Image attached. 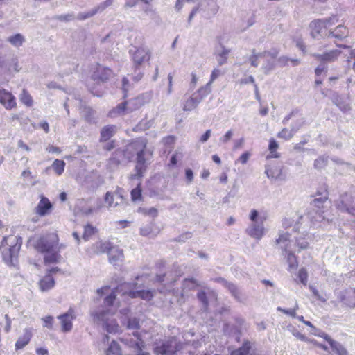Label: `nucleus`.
I'll return each instance as SVG.
<instances>
[{"mask_svg": "<svg viewBox=\"0 0 355 355\" xmlns=\"http://www.w3.org/2000/svg\"><path fill=\"white\" fill-rule=\"evenodd\" d=\"M340 54L341 51L340 50L334 49L324 52L322 54L315 53L313 55L318 61L324 62H335L338 58Z\"/></svg>", "mask_w": 355, "mask_h": 355, "instance_id": "21", "label": "nucleus"}, {"mask_svg": "<svg viewBox=\"0 0 355 355\" xmlns=\"http://www.w3.org/2000/svg\"><path fill=\"white\" fill-rule=\"evenodd\" d=\"M327 164V159L323 157H320L315 160L314 166L315 168H322Z\"/></svg>", "mask_w": 355, "mask_h": 355, "instance_id": "56", "label": "nucleus"}, {"mask_svg": "<svg viewBox=\"0 0 355 355\" xmlns=\"http://www.w3.org/2000/svg\"><path fill=\"white\" fill-rule=\"evenodd\" d=\"M144 213L148 216L152 217H156L157 216V210L154 207H150L149 209H144Z\"/></svg>", "mask_w": 355, "mask_h": 355, "instance_id": "63", "label": "nucleus"}, {"mask_svg": "<svg viewBox=\"0 0 355 355\" xmlns=\"http://www.w3.org/2000/svg\"><path fill=\"white\" fill-rule=\"evenodd\" d=\"M221 75V71L218 69H214L211 74L210 80L207 84H209V88L211 89L212 83Z\"/></svg>", "mask_w": 355, "mask_h": 355, "instance_id": "51", "label": "nucleus"}, {"mask_svg": "<svg viewBox=\"0 0 355 355\" xmlns=\"http://www.w3.org/2000/svg\"><path fill=\"white\" fill-rule=\"evenodd\" d=\"M112 75V71L107 67L98 65L93 72L92 78L94 80L104 82Z\"/></svg>", "mask_w": 355, "mask_h": 355, "instance_id": "24", "label": "nucleus"}, {"mask_svg": "<svg viewBox=\"0 0 355 355\" xmlns=\"http://www.w3.org/2000/svg\"><path fill=\"white\" fill-rule=\"evenodd\" d=\"M297 308H298V306H297V305H296L295 307L293 309H285L282 307H278L277 310L279 311H281V312L285 313V314L289 315L293 318H295V317H297L296 310L297 309Z\"/></svg>", "mask_w": 355, "mask_h": 355, "instance_id": "54", "label": "nucleus"}, {"mask_svg": "<svg viewBox=\"0 0 355 355\" xmlns=\"http://www.w3.org/2000/svg\"><path fill=\"white\" fill-rule=\"evenodd\" d=\"M182 157L183 153L181 151L176 150L171 157L170 165L175 166L178 162V159H181Z\"/></svg>", "mask_w": 355, "mask_h": 355, "instance_id": "48", "label": "nucleus"}, {"mask_svg": "<svg viewBox=\"0 0 355 355\" xmlns=\"http://www.w3.org/2000/svg\"><path fill=\"white\" fill-rule=\"evenodd\" d=\"M354 200L351 195L345 193L340 196L336 207L341 211H346L352 216H355V207L353 206Z\"/></svg>", "mask_w": 355, "mask_h": 355, "instance_id": "16", "label": "nucleus"}, {"mask_svg": "<svg viewBox=\"0 0 355 355\" xmlns=\"http://www.w3.org/2000/svg\"><path fill=\"white\" fill-rule=\"evenodd\" d=\"M133 62L136 67L141 65L144 62H147L150 59L149 52L144 49L139 48L136 49L132 54Z\"/></svg>", "mask_w": 355, "mask_h": 355, "instance_id": "20", "label": "nucleus"}, {"mask_svg": "<svg viewBox=\"0 0 355 355\" xmlns=\"http://www.w3.org/2000/svg\"><path fill=\"white\" fill-rule=\"evenodd\" d=\"M336 105L339 107V109L343 112H348L351 110V107L349 103L343 101H338L336 102Z\"/></svg>", "mask_w": 355, "mask_h": 355, "instance_id": "50", "label": "nucleus"}, {"mask_svg": "<svg viewBox=\"0 0 355 355\" xmlns=\"http://www.w3.org/2000/svg\"><path fill=\"white\" fill-rule=\"evenodd\" d=\"M44 322V327H47L49 329H53V318L51 315H48L42 318Z\"/></svg>", "mask_w": 355, "mask_h": 355, "instance_id": "53", "label": "nucleus"}, {"mask_svg": "<svg viewBox=\"0 0 355 355\" xmlns=\"http://www.w3.org/2000/svg\"><path fill=\"white\" fill-rule=\"evenodd\" d=\"M121 340L130 348L133 349L137 355H150L148 352H142L144 342L142 336L137 331L133 332L132 336H125Z\"/></svg>", "mask_w": 355, "mask_h": 355, "instance_id": "9", "label": "nucleus"}, {"mask_svg": "<svg viewBox=\"0 0 355 355\" xmlns=\"http://www.w3.org/2000/svg\"><path fill=\"white\" fill-rule=\"evenodd\" d=\"M338 300L349 307H355V288H349L338 294Z\"/></svg>", "mask_w": 355, "mask_h": 355, "instance_id": "17", "label": "nucleus"}, {"mask_svg": "<svg viewBox=\"0 0 355 355\" xmlns=\"http://www.w3.org/2000/svg\"><path fill=\"white\" fill-rule=\"evenodd\" d=\"M278 147H279V145H278L277 142L274 139H270L269 141V146H268L269 150L274 152L277 150Z\"/></svg>", "mask_w": 355, "mask_h": 355, "instance_id": "64", "label": "nucleus"}, {"mask_svg": "<svg viewBox=\"0 0 355 355\" xmlns=\"http://www.w3.org/2000/svg\"><path fill=\"white\" fill-rule=\"evenodd\" d=\"M105 202L107 203V207H117L125 205V201L122 196L118 193L112 194L110 192L106 193Z\"/></svg>", "mask_w": 355, "mask_h": 355, "instance_id": "22", "label": "nucleus"}, {"mask_svg": "<svg viewBox=\"0 0 355 355\" xmlns=\"http://www.w3.org/2000/svg\"><path fill=\"white\" fill-rule=\"evenodd\" d=\"M20 100L24 104L28 106H31L33 103L31 95L25 89H23Z\"/></svg>", "mask_w": 355, "mask_h": 355, "instance_id": "45", "label": "nucleus"}, {"mask_svg": "<svg viewBox=\"0 0 355 355\" xmlns=\"http://www.w3.org/2000/svg\"><path fill=\"white\" fill-rule=\"evenodd\" d=\"M295 238V243H294L293 242V245H296L299 248V251H300L301 250H305L308 248L309 243L305 239L301 237Z\"/></svg>", "mask_w": 355, "mask_h": 355, "instance_id": "44", "label": "nucleus"}, {"mask_svg": "<svg viewBox=\"0 0 355 355\" xmlns=\"http://www.w3.org/2000/svg\"><path fill=\"white\" fill-rule=\"evenodd\" d=\"M288 232H280L276 243L282 250V255L286 259L289 270H295L298 266L297 260L293 252V240Z\"/></svg>", "mask_w": 355, "mask_h": 355, "instance_id": "5", "label": "nucleus"}, {"mask_svg": "<svg viewBox=\"0 0 355 355\" xmlns=\"http://www.w3.org/2000/svg\"><path fill=\"white\" fill-rule=\"evenodd\" d=\"M105 355H121V349L119 345L115 341L112 340L109 347L105 351Z\"/></svg>", "mask_w": 355, "mask_h": 355, "instance_id": "35", "label": "nucleus"}, {"mask_svg": "<svg viewBox=\"0 0 355 355\" xmlns=\"http://www.w3.org/2000/svg\"><path fill=\"white\" fill-rule=\"evenodd\" d=\"M200 10L207 12L205 17H211L214 15L218 12V6L216 5V0H200L198 6L194 8L191 12L188 21L190 23L197 12Z\"/></svg>", "mask_w": 355, "mask_h": 355, "instance_id": "12", "label": "nucleus"}, {"mask_svg": "<svg viewBox=\"0 0 355 355\" xmlns=\"http://www.w3.org/2000/svg\"><path fill=\"white\" fill-rule=\"evenodd\" d=\"M22 239L16 236H5L0 245V251L3 259L8 265H14L17 259L19 251L21 248Z\"/></svg>", "mask_w": 355, "mask_h": 355, "instance_id": "3", "label": "nucleus"}, {"mask_svg": "<svg viewBox=\"0 0 355 355\" xmlns=\"http://www.w3.org/2000/svg\"><path fill=\"white\" fill-rule=\"evenodd\" d=\"M7 41L14 47L19 48L25 42V37L20 33H17L7 38Z\"/></svg>", "mask_w": 355, "mask_h": 355, "instance_id": "32", "label": "nucleus"}, {"mask_svg": "<svg viewBox=\"0 0 355 355\" xmlns=\"http://www.w3.org/2000/svg\"><path fill=\"white\" fill-rule=\"evenodd\" d=\"M96 232V228L91 225H87L84 227V232L83 234V239L85 241H88L92 235Z\"/></svg>", "mask_w": 355, "mask_h": 355, "instance_id": "43", "label": "nucleus"}, {"mask_svg": "<svg viewBox=\"0 0 355 355\" xmlns=\"http://www.w3.org/2000/svg\"><path fill=\"white\" fill-rule=\"evenodd\" d=\"M51 207L52 205L50 200L44 196H41L39 203L35 208V211L40 216H44L49 214Z\"/></svg>", "mask_w": 355, "mask_h": 355, "instance_id": "25", "label": "nucleus"}, {"mask_svg": "<svg viewBox=\"0 0 355 355\" xmlns=\"http://www.w3.org/2000/svg\"><path fill=\"white\" fill-rule=\"evenodd\" d=\"M250 155H251L249 152H245L239 157L237 162H239L243 164H245L248 162Z\"/></svg>", "mask_w": 355, "mask_h": 355, "instance_id": "61", "label": "nucleus"}, {"mask_svg": "<svg viewBox=\"0 0 355 355\" xmlns=\"http://www.w3.org/2000/svg\"><path fill=\"white\" fill-rule=\"evenodd\" d=\"M198 298L203 304L205 308H207L209 304L207 293L204 291L199 292L198 293Z\"/></svg>", "mask_w": 355, "mask_h": 355, "instance_id": "57", "label": "nucleus"}, {"mask_svg": "<svg viewBox=\"0 0 355 355\" xmlns=\"http://www.w3.org/2000/svg\"><path fill=\"white\" fill-rule=\"evenodd\" d=\"M111 243L108 241H98L94 243L88 250L87 253L90 255L99 254L105 252H108Z\"/></svg>", "mask_w": 355, "mask_h": 355, "instance_id": "18", "label": "nucleus"}, {"mask_svg": "<svg viewBox=\"0 0 355 355\" xmlns=\"http://www.w3.org/2000/svg\"><path fill=\"white\" fill-rule=\"evenodd\" d=\"M8 70L10 71H15V72H17V71H19V66H18V62H17V59H12L10 61L9 67H8Z\"/></svg>", "mask_w": 355, "mask_h": 355, "instance_id": "60", "label": "nucleus"}, {"mask_svg": "<svg viewBox=\"0 0 355 355\" xmlns=\"http://www.w3.org/2000/svg\"><path fill=\"white\" fill-rule=\"evenodd\" d=\"M265 173L267 175L268 178L271 180H282V169L279 166H268L266 168Z\"/></svg>", "mask_w": 355, "mask_h": 355, "instance_id": "27", "label": "nucleus"}, {"mask_svg": "<svg viewBox=\"0 0 355 355\" xmlns=\"http://www.w3.org/2000/svg\"><path fill=\"white\" fill-rule=\"evenodd\" d=\"M135 283L134 286L130 283H123L115 290L110 291L108 286L101 287L97 290V294L100 297L105 295L103 300L102 309L94 310L91 312L94 322L101 323L105 330L109 333H116L119 330V326L115 319H111L119 311L123 316L128 315L130 309L127 306L122 307L121 302L117 298L118 295L121 293L122 295H128L131 298L140 297L145 300H150L153 295V291L149 290H140Z\"/></svg>", "mask_w": 355, "mask_h": 355, "instance_id": "1", "label": "nucleus"}, {"mask_svg": "<svg viewBox=\"0 0 355 355\" xmlns=\"http://www.w3.org/2000/svg\"><path fill=\"white\" fill-rule=\"evenodd\" d=\"M33 245L37 251L42 253H50L60 249V246L58 244V236L53 232L37 239L34 241Z\"/></svg>", "mask_w": 355, "mask_h": 355, "instance_id": "7", "label": "nucleus"}, {"mask_svg": "<svg viewBox=\"0 0 355 355\" xmlns=\"http://www.w3.org/2000/svg\"><path fill=\"white\" fill-rule=\"evenodd\" d=\"M298 278L300 279V282L306 286L308 282V273L306 269L301 268L298 272Z\"/></svg>", "mask_w": 355, "mask_h": 355, "instance_id": "46", "label": "nucleus"}, {"mask_svg": "<svg viewBox=\"0 0 355 355\" xmlns=\"http://www.w3.org/2000/svg\"><path fill=\"white\" fill-rule=\"evenodd\" d=\"M146 141L145 139L139 138L135 139L126 146L125 149L127 154L131 155V159L137 155V165L135 166L136 174L132 175V178H139L142 177L143 173L146 171V162L147 155L146 150Z\"/></svg>", "mask_w": 355, "mask_h": 355, "instance_id": "2", "label": "nucleus"}, {"mask_svg": "<svg viewBox=\"0 0 355 355\" xmlns=\"http://www.w3.org/2000/svg\"><path fill=\"white\" fill-rule=\"evenodd\" d=\"M312 334L315 336L323 338L324 340H326L329 343V345L331 344V341H334V340L331 339L327 334H325L324 332L320 331L315 328H314V331H313Z\"/></svg>", "mask_w": 355, "mask_h": 355, "instance_id": "55", "label": "nucleus"}, {"mask_svg": "<svg viewBox=\"0 0 355 355\" xmlns=\"http://www.w3.org/2000/svg\"><path fill=\"white\" fill-rule=\"evenodd\" d=\"M230 53V50L225 46H221V49L217 51L216 59L219 66H222L227 62Z\"/></svg>", "mask_w": 355, "mask_h": 355, "instance_id": "31", "label": "nucleus"}, {"mask_svg": "<svg viewBox=\"0 0 355 355\" xmlns=\"http://www.w3.org/2000/svg\"><path fill=\"white\" fill-rule=\"evenodd\" d=\"M250 219L252 223L246 228V234L257 240L261 239L266 232L263 225L266 220V216L259 214L256 209H252L250 211Z\"/></svg>", "mask_w": 355, "mask_h": 355, "instance_id": "6", "label": "nucleus"}, {"mask_svg": "<svg viewBox=\"0 0 355 355\" xmlns=\"http://www.w3.org/2000/svg\"><path fill=\"white\" fill-rule=\"evenodd\" d=\"M65 162L63 160L55 159L51 167L57 175H60L64 170Z\"/></svg>", "mask_w": 355, "mask_h": 355, "instance_id": "38", "label": "nucleus"}, {"mask_svg": "<svg viewBox=\"0 0 355 355\" xmlns=\"http://www.w3.org/2000/svg\"><path fill=\"white\" fill-rule=\"evenodd\" d=\"M244 138H240L234 141L233 150L241 148L244 144Z\"/></svg>", "mask_w": 355, "mask_h": 355, "instance_id": "62", "label": "nucleus"}, {"mask_svg": "<svg viewBox=\"0 0 355 355\" xmlns=\"http://www.w3.org/2000/svg\"><path fill=\"white\" fill-rule=\"evenodd\" d=\"M55 280L51 275H46L40 282V288L42 291H47L54 287Z\"/></svg>", "mask_w": 355, "mask_h": 355, "instance_id": "29", "label": "nucleus"}, {"mask_svg": "<svg viewBox=\"0 0 355 355\" xmlns=\"http://www.w3.org/2000/svg\"><path fill=\"white\" fill-rule=\"evenodd\" d=\"M76 318L75 311L73 308H69L67 312L58 316V319L60 322L62 331L64 333L71 331L73 329V321Z\"/></svg>", "mask_w": 355, "mask_h": 355, "instance_id": "14", "label": "nucleus"}, {"mask_svg": "<svg viewBox=\"0 0 355 355\" xmlns=\"http://www.w3.org/2000/svg\"><path fill=\"white\" fill-rule=\"evenodd\" d=\"M279 53V51L276 48L265 51L262 53H256L253 50L251 56L249 58V61L251 66L257 67L259 64V60H263L261 69L265 74H268L275 67L276 58Z\"/></svg>", "mask_w": 355, "mask_h": 355, "instance_id": "4", "label": "nucleus"}, {"mask_svg": "<svg viewBox=\"0 0 355 355\" xmlns=\"http://www.w3.org/2000/svg\"><path fill=\"white\" fill-rule=\"evenodd\" d=\"M130 159V154H127L125 149L119 148L114 152L108 161L107 165L110 169L114 170L119 164L129 162Z\"/></svg>", "mask_w": 355, "mask_h": 355, "instance_id": "13", "label": "nucleus"}, {"mask_svg": "<svg viewBox=\"0 0 355 355\" xmlns=\"http://www.w3.org/2000/svg\"><path fill=\"white\" fill-rule=\"evenodd\" d=\"M295 134V132L293 131L291 127L290 130L284 128L277 134V137L284 140H290Z\"/></svg>", "mask_w": 355, "mask_h": 355, "instance_id": "40", "label": "nucleus"}, {"mask_svg": "<svg viewBox=\"0 0 355 355\" xmlns=\"http://www.w3.org/2000/svg\"><path fill=\"white\" fill-rule=\"evenodd\" d=\"M103 202L101 199L98 198L92 207H85L81 209L82 212L85 215L92 214L94 212H97L101 210L103 207Z\"/></svg>", "mask_w": 355, "mask_h": 355, "instance_id": "33", "label": "nucleus"}, {"mask_svg": "<svg viewBox=\"0 0 355 355\" xmlns=\"http://www.w3.org/2000/svg\"><path fill=\"white\" fill-rule=\"evenodd\" d=\"M32 337L31 331L26 329L24 335L18 338L15 343V349L19 350L23 349L31 340Z\"/></svg>", "mask_w": 355, "mask_h": 355, "instance_id": "28", "label": "nucleus"}, {"mask_svg": "<svg viewBox=\"0 0 355 355\" xmlns=\"http://www.w3.org/2000/svg\"><path fill=\"white\" fill-rule=\"evenodd\" d=\"M139 327V320L136 318H130L127 322V328L128 329H137Z\"/></svg>", "mask_w": 355, "mask_h": 355, "instance_id": "47", "label": "nucleus"}, {"mask_svg": "<svg viewBox=\"0 0 355 355\" xmlns=\"http://www.w3.org/2000/svg\"><path fill=\"white\" fill-rule=\"evenodd\" d=\"M233 135V130H229L223 137L220 138V142L223 144H227L232 139Z\"/></svg>", "mask_w": 355, "mask_h": 355, "instance_id": "52", "label": "nucleus"}, {"mask_svg": "<svg viewBox=\"0 0 355 355\" xmlns=\"http://www.w3.org/2000/svg\"><path fill=\"white\" fill-rule=\"evenodd\" d=\"M140 183H139L136 188L132 190L131 191V198L132 201H137L141 198V189L139 188Z\"/></svg>", "mask_w": 355, "mask_h": 355, "instance_id": "49", "label": "nucleus"}, {"mask_svg": "<svg viewBox=\"0 0 355 355\" xmlns=\"http://www.w3.org/2000/svg\"><path fill=\"white\" fill-rule=\"evenodd\" d=\"M327 198L326 196L315 198L312 202V206L314 210L309 214V218L313 225H316V223H321L325 220L326 216L324 208L327 207Z\"/></svg>", "mask_w": 355, "mask_h": 355, "instance_id": "8", "label": "nucleus"}, {"mask_svg": "<svg viewBox=\"0 0 355 355\" xmlns=\"http://www.w3.org/2000/svg\"><path fill=\"white\" fill-rule=\"evenodd\" d=\"M331 34L333 37L342 40L348 35V30L344 26L339 25L332 32H331Z\"/></svg>", "mask_w": 355, "mask_h": 355, "instance_id": "36", "label": "nucleus"}, {"mask_svg": "<svg viewBox=\"0 0 355 355\" xmlns=\"http://www.w3.org/2000/svg\"><path fill=\"white\" fill-rule=\"evenodd\" d=\"M250 349V344L249 342L243 343V346L232 352L231 355H247Z\"/></svg>", "mask_w": 355, "mask_h": 355, "instance_id": "41", "label": "nucleus"}, {"mask_svg": "<svg viewBox=\"0 0 355 355\" xmlns=\"http://www.w3.org/2000/svg\"><path fill=\"white\" fill-rule=\"evenodd\" d=\"M0 103L7 110H11L17 105L15 96L4 89H0Z\"/></svg>", "mask_w": 355, "mask_h": 355, "instance_id": "19", "label": "nucleus"}, {"mask_svg": "<svg viewBox=\"0 0 355 355\" xmlns=\"http://www.w3.org/2000/svg\"><path fill=\"white\" fill-rule=\"evenodd\" d=\"M141 105L140 98H136L118 105L109 112L110 117H116L118 115L125 114L138 109Z\"/></svg>", "mask_w": 355, "mask_h": 355, "instance_id": "10", "label": "nucleus"}, {"mask_svg": "<svg viewBox=\"0 0 355 355\" xmlns=\"http://www.w3.org/2000/svg\"><path fill=\"white\" fill-rule=\"evenodd\" d=\"M291 119H293L291 128L296 133L303 126L305 123V120L302 114L300 113V111L297 109L292 110L290 114L286 116L282 122L284 124H286Z\"/></svg>", "mask_w": 355, "mask_h": 355, "instance_id": "15", "label": "nucleus"}, {"mask_svg": "<svg viewBox=\"0 0 355 355\" xmlns=\"http://www.w3.org/2000/svg\"><path fill=\"white\" fill-rule=\"evenodd\" d=\"M96 12H97V10L94 9L92 11L80 13V14H78L77 17H78V19H79L80 20H83V19H85L87 18H89V17L93 16L94 15H95L96 13Z\"/></svg>", "mask_w": 355, "mask_h": 355, "instance_id": "58", "label": "nucleus"}, {"mask_svg": "<svg viewBox=\"0 0 355 355\" xmlns=\"http://www.w3.org/2000/svg\"><path fill=\"white\" fill-rule=\"evenodd\" d=\"M59 251L60 250H55L50 253H44V263L46 264L58 263L61 258V257L59 254Z\"/></svg>", "mask_w": 355, "mask_h": 355, "instance_id": "34", "label": "nucleus"}, {"mask_svg": "<svg viewBox=\"0 0 355 355\" xmlns=\"http://www.w3.org/2000/svg\"><path fill=\"white\" fill-rule=\"evenodd\" d=\"M330 346L337 355H348L347 349L340 343L335 340L331 341Z\"/></svg>", "mask_w": 355, "mask_h": 355, "instance_id": "37", "label": "nucleus"}, {"mask_svg": "<svg viewBox=\"0 0 355 355\" xmlns=\"http://www.w3.org/2000/svg\"><path fill=\"white\" fill-rule=\"evenodd\" d=\"M293 335L300 340L308 342L310 343L313 342L316 343V340L309 339L307 337H306L304 335L302 334L300 332H293Z\"/></svg>", "mask_w": 355, "mask_h": 355, "instance_id": "59", "label": "nucleus"}, {"mask_svg": "<svg viewBox=\"0 0 355 355\" xmlns=\"http://www.w3.org/2000/svg\"><path fill=\"white\" fill-rule=\"evenodd\" d=\"M116 127L115 125H107L102 128L101 131L100 141H106L109 140L116 132Z\"/></svg>", "mask_w": 355, "mask_h": 355, "instance_id": "30", "label": "nucleus"}, {"mask_svg": "<svg viewBox=\"0 0 355 355\" xmlns=\"http://www.w3.org/2000/svg\"><path fill=\"white\" fill-rule=\"evenodd\" d=\"M217 281L219 282H221L225 287H227L230 290V291L232 293V295L234 297L239 298L238 293H237V288L235 286V285H234L232 283H229V282L225 281L222 278L218 279Z\"/></svg>", "mask_w": 355, "mask_h": 355, "instance_id": "42", "label": "nucleus"}, {"mask_svg": "<svg viewBox=\"0 0 355 355\" xmlns=\"http://www.w3.org/2000/svg\"><path fill=\"white\" fill-rule=\"evenodd\" d=\"M338 21V20L336 16L313 21L310 24V28L311 29V34L312 37L314 38L318 37V36L321 35L327 28L337 23Z\"/></svg>", "mask_w": 355, "mask_h": 355, "instance_id": "11", "label": "nucleus"}, {"mask_svg": "<svg viewBox=\"0 0 355 355\" xmlns=\"http://www.w3.org/2000/svg\"><path fill=\"white\" fill-rule=\"evenodd\" d=\"M211 92V89L209 88V84H206L200 87L191 96L197 101V103H200Z\"/></svg>", "mask_w": 355, "mask_h": 355, "instance_id": "26", "label": "nucleus"}, {"mask_svg": "<svg viewBox=\"0 0 355 355\" xmlns=\"http://www.w3.org/2000/svg\"><path fill=\"white\" fill-rule=\"evenodd\" d=\"M198 103L197 101L193 98L192 96H191L183 105V110L184 111H191L194 110L198 105Z\"/></svg>", "mask_w": 355, "mask_h": 355, "instance_id": "39", "label": "nucleus"}, {"mask_svg": "<svg viewBox=\"0 0 355 355\" xmlns=\"http://www.w3.org/2000/svg\"><path fill=\"white\" fill-rule=\"evenodd\" d=\"M107 253L109 261L114 266H119L123 261V250L118 247L112 246Z\"/></svg>", "mask_w": 355, "mask_h": 355, "instance_id": "23", "label": "nucleus"}]
</instances>
